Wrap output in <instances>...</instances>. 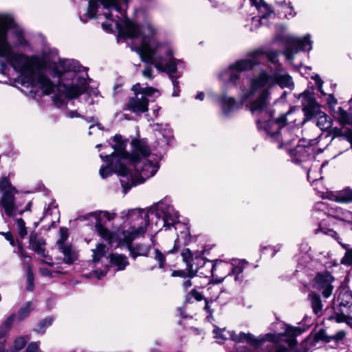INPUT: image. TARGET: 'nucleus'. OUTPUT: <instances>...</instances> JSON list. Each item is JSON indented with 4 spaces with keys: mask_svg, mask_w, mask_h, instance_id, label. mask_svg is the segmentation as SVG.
I'll list each match as a JSON object with an SVG mask.
<instances>
[{
    "mask_svg": "<svg viewBox=\"0 0 352 352\" xmlns=\"http://www.w3.org/2000/svg\"><path fill=\"white\" fill-rule=\"evenodd\" d=\"M53 322L54 318L52 317H47L37 324L34 331L37 333L43 334L46 329L52 324Z\"/></svg>",
    "mask_w": 352,
    "mask_h": 352,
    "instance_id": "obj_29",
    "label": "nucleus"
},
{
    "mask_svg": "<svg viewBox=\"0 0 352 352\" xmlns=\"http://www.w3.org/2000/svg\"><path fill=\"white\" fill-rule=\"evenodd\" d=\"M262 54L261 50L253 51L248 54V58L239 59L230 65V69H236L241 72L251 70L261 63Z\"/></svg>",
    "mask_w": 352,
    "mask_h": 352,
    "instance_id": "obj_14",
    "label": "nucleus"
},
{
    "mask_svg": "<svg viewBox=\"0 0 352 352\" xmlns=\"http://www.w3.org/2000/svg\"><path fill=\"white\" fill-rule=\"evenodd\" d=\"M16 223L19 234L23 239L28 234L25 221L21 218H19L16 219Z\"/></svg>",
    "mask_w": 352,
    "mask_h": 352,
    "instance_id": "obj_36",
    "label": "nucleus"
},
{
    "mask_svg": "<svg viewBox=\"0 0 352 352\" xmlns=\"http://www.w3.org/2000/svg\"><path fill=\"white\" fill-rule=\"evenodd\" d=\"M87 218L95 220V230L103 239L109 244L116 243L117 247L126 246L130 256L135 259L138 256H148L151 248L144 244L132 245V242L138 238L143 236L145 233H151V241L153 245L155 235L157 230H152L153 226L149 223L148 211L142 209H131L126 212L124 228L116 233L111 232L102 223L103 218L111 220L114 214L106 211L94 212L87 215Z\"/></svg>",
    "mask_w": 352,
    "mask_h": 352,
    "instance_id": "obj_4",
    "label": "nucleus"
},
{
    "mask_svg": "<svg viewBox=\"0 0 352 352\" xmlns=\"http://www.w3.org/2000/svg\"><path fill=\"white\" fill-rule=\"evenodd\" d=\"M32 205V202H29L26 206V210H30Z\"/></svg>",
    "mask_w": 352,
    "mask_h": 352,
    "instance_id": "obj_61",
    "label": "nucleus"
},
{
    "mask_svg": "<svg viewBox=\"0 0 352 352\" xmlns=\"http://www.w3.org/2000/svg\"><path fill=\"white\" fill-rule=\"evenodd\" d=\"M336 221V218L331 215L327 214L325 219H323L319 223V228L316 230V232H322L325 234H328L333 238L338 240L337 233L331 228H327V226H331Z\"/></svg>",
    "mask_w": 352,
    "mask_h": 352,
    "instance_id": "obj_23",
    "label": "nucleus"
},
{
    "mask_svg": "<svg viewBox=\"0 0 352 352\" xmlns=\"http://www.w3.org/2000/svg\"><path fill=\"white\" fill-rule=\"evenodd\" d=\"M266 113H257L254 116L261 115V117H271V113L266 109ZM292 111L286 115L280 116L276 121L265 120L263 118L256 120V124L260 131H263L268 138L273 142L276 143L279 148H287V146L296 140V135L290 128L287 126V116L292 114Z\"/></svg>",
    "mask_w": 352,
    "mask_h": 352,
    "instance_id": "obj_6",
    "label": "nucleus"
},
{
    "mask_svg": "<svg viewBox=\"0 0 352 352\" xmlns=\"http://www.w3.org/2000/svg\"><path fill=\"white\" fill-rule=\"evenodd\" d=\"M315 80H316V82L317 84V86L318 87V89H321L322 81L320 79V78L318 76H316Z\"/></svg>",
    "mask_w": 352,
    "mask_h": 352,
    "instance_id": "obj_58",
    "label": "nucleus"
},
{
    "mask_svg": "<svg viewBox=\"0 0 352 352\" xmlns=\"http://www.w3.org/2000/svg\"><path fill=\"white\" fill-rule=\"evenodd\" d=\"M198 259H204V258L203 256H196V258L194 259V264L190 265V270L188 272V276L189 277H192L194 276L208 277L211 276V274H201V272H207V267L202 264H197Z\"/></svg>",
    "mask_w": 352,
    "mask_h": 352,
    "instance_id": "obj_24",
    "label": "nucleus"
},
{
    "mask_svg": "<svg viewBox=\"0 0 352 352\" xmlns=\"http://www.w3.org/2000/svg\"><path fill=\"white\" fill-rule=\"evenodd\" d=\"M228 331L226 329H219V328H215L213 331L214 333V338L217 339V342L219 344L223 343L228 338H229L228 334H227V332Z\"/></svg>",
    "mask_w": 352,
    "mask_h": 352,
    "instance_id": "obj_34",
    "label": "nucleus"
},
{
    "mask_svg": "<svg viewBox=\"0 0 352 352\" xmlns=\"http://www.w3.org/2000/svg\"><path fill=\"white\" fill-rule=\"evenodd\" d=\"M316 143V139H309L307 145L299 144L294 149H289L292 160L295 163L306 161L310 155V151H312L311 146Z\"/></svg>",
    "mask_w": 352,
    "mask_h": 352,
    "instance_id": "obj_16",
    "label": "nucleus"
},
{
    "mask_svg": "<svg viewBox=\"0 0 352 352\" xmlns=\"http://www.w3.org/2000/svg\"><path fill=\"white\" fill-rule=\"evenodd\" d=\"M225 72L229 74V80L234 84L236 83L241 76V72L236 71V69H230V66Z\"/></svg>",
    "mask_w": 352,
    "mask_h": 352,
    "instance_id": "obj_37",
    "label": "nucleus"
},
{
    "mask_svg": "<svg viewBox=\"0 0 352 352\" xmlns=\"http://www.w3.org/2000/svg\"><path fill=\"white\" fill-rule=\"evenodd\" d=\"M67 116L71 118L78 117V113L76 111H69L67 113Z\"/></svg>",
    "mask_w": 352,
    "mask_h": 352,
    "instance_id": "obj_55",
    "label": "nucleus"
},
{
    "mask_svg": "<svg viewBox=\"0 0 352 352\" xmlns=\"http://www.w3.org/2000/svg\"><path fill=\"white\" fill-rule=\"evenodd\" d=\"M96 127H97V129L99 130L102 129V127L100 126V124H96V125L92 124L89 126V135H91L93 133V130L95 129Z\"/></svg>",
    "mask_w": 352,
    "mask_h": 352,
    "instance_id": "obj_53",
    "label": "nucleus"
},
{
    "mask_svg": "<svg viewBox=\"0 0 352 352\" xmlns=\"http://www.w3.org/2000/svg\"><path fill=\"white\" fill-rule=\"evenodd\" d=\"M161 133L162 136L165 139L166 143L169 144L173 137L171 129L166 126L161 129Z\"/></svg>",
    "mask_w": 352,
    "mask_h": 352,
    "instance_id": "obj_38",
    "label": "nucleus"
},
{
    "mask_svg": "<svg viewBox=\"0 0 352 352\" xmlns=\"http://www.w3.org/2000/svg\"><path fill=\"white\" fill-rule=\"evenodd\" d=\"M0 192L2 193L1 204L5 213L8 217H14L16 209L15 195L19 192L18 190L7 177H3L0 179Z\"/></svg>",
    "mask_w": 352,
    "mask_h": 352,
    "instance_id": "obj_12",
    "label": "nucleus"
},
{
    "mask_svg": "<svg viewBox=\"0 0 352 352\" xmlns=\"http://www.w3.org/2000/svg\"><path fill=\"white\" fill-rule=\"evenodd\" d=\"M45 239L38 236L36 233H31L30 236V247L35 251L38 255L45 257Z\"/></svg>",
    "mask_w": 352,
    "mask_h": 352,
    "instance_id": "obj_21",
    "label": "nucleus"
},
{
    "mask_svg": "<svg viewBox=\"0 0 352 352\" xmlns=\"http://www.w3.org/2000/svg\"><path fill=\"white\" fill-rule=\"evenodd\" d=\"M265 337V340H269L273 342H276L278 340L277 338L273 334H267Z\"/></svg>",
    "mask_w": 352,
    "mask_h": 352,
    "instance_id": "obj_54",
    "label": "nucleus"
},
{
    "mask_svg": "<svg viewBox=\"0 0 352 352\" xmlns=\"http://www.w3.org/2000/svg\"><path fill=\"white\" fill-rule=\"evenodd\" d=\"M64 255L63 261L67 264H72L78 258V252L70 245H61L59 248Z\"/></svg>",
    "mask_w": 352,
    "mask_h": 352,
    "instance_id": "obj_25",
    "label": "nucleus"
},
{
    "mask_svg": "<svg viewBox=\"0 0 352 352\" xmlns=\"http://www.w3.org/2000/svg\"><path fill=\"white\" fill-rule=\"evenodd\" d=\"M14 320V316H10L1 325L0 335L4 336L11 329Z\"/></svg>",
    "mask_w": 352,
    "mask_h": 352,
    "instance_id": "obj_33",
    "label": "nucleus"
},
{
    "mask_svg": "<svg viewBox=\"0 0 352 352\" xmlns=\"http://www.w3.org/2000/svg\"><path fill=\"white\" fill-rule=\"evenodd\" d=\"M182 256L183 258L184 261L186 263V270L188 272L190 270V267L191 264H194V259L196 256H201L196 254L194 255L192 252L189 249H185L182 252Z\"/></svg>",
    "mask_w": 352,
    "mask_h": 352,
    "instance_id": "obj_30",
    "label": "nucleus"
},
{
    "mask_svg": "<svg viewBox=\"0 0 352 352\" xmlns=\"http://www.w3.org/2000/svg\"><path fill=\"white\" fill-rule=\"evenodd\" d=\"M338 120L341 125L340 128L333 127L331 133L335 137H340L346 140L352 148V123L349 114L342 108L338 110Z\"/></svg>",
    "mask_w": 352,
    "mask_h": 352,
    "instance_id": "obj_13",
    "label": "nucleus"
},
{
    "mask_svg": "<svg viewBox=\"0 0 352 352\" xmlns=\"http://www.w3.org/2000/svg\"><path fill=\"white\" fill-rule=\"evenodd\" d=\"M326 208V204L324 202L318 203L316 205V208L320 210H323Z\"/></svg>",
    "mask_w": 352,
    "mask_h": 352,
    "instance_id": "obj_56",
    "label": "nucleus"
},
{
    "mask_svg": "<svg viewBox=\"0 0 352 352\" xmlns=\"http://www.w3.org/2000/svg\"><path fill=\"white\" fill-rule=\"evenodd\" d=\"M152 257L158 263V267L164 269L165 267L166 258L164 254L158 249H155Z\"/></svg>",
    "mask_w": 352,
    "mask_h": 352,
    "instance_id": "obj_35",
    "label": "nucleus"
},
{
    "mask_svg": "<svg viewBox=\"0 0 352 352\" xmlns=\"http://www.w3.org/2000/svg\"><path fill=\"white\" fill-rule=\"evenodd\" d=\"M299 98L301 99L302 111L306 117L303 122L313 118H316V125L321 130L327 129L331 126V118L320 110V105L316 102L314 96L311 91H305L300 94Z\"/></svg>",
    "mask_w": 352,
    "mask_h": 352,
    "instance_id": "obj_8",
    "label": "nucleus"
},
{
    "mask_svg": "<svg viewBox=\"0 0 352 352\" xmlns=\"http://www.w3.org/2000/svg\"><path fill=\"white\" fill-rule=\"evenodd\" d=\"M0 234L4 236L5 239L9 241L10 244L12 246H14L15 241H14V237L10 232H0Z\"/></svg>",
    "mask_w": 352,
    "mask_h": 352,
    "instance_id": "obj_44",
    "label": "nucleus"
},
{
    "mask_svg": "<svg viewBox=\"0 0 352 352\" xmlns=\"http://www.w3.org/2000/svg\"><path fill=\"white\" fill-rule=\"evenodd\" d=\"M33 282H34L33 273H32V271L30 267H28V272H27V283H28L27 289L28 290H29V291L33 290V287H34Z\"/></svg>",
    "mask_w": 352,
    "mask_h": 352,
    "instance_id": "obj_39",
    "label": "nucleus"
},
{
    "mask_svg": "<svg viewBox=\"0 0 352 352\" xmlns=\"http://www.w3.org/2000/svg\"><path fill=\"white\" fill-rule=\"evenodd\" d=\"M26 352H43L39 347V342H30L26 348Z\"/></svg>",
    "mask_w": 352,
    "mask_h": 352,
    "instance_id": "obj_42",
    "label": "nucleus"
},
{
    "mask_svg": "<svg viewBox=\"0 0 352 352\" xmlns=\"http://www.w3.org/2000/svg\"><path fill=\"white\" fill-rule=\"evenodd\" d=\"M327 103L329 106L333 107L336 104V100L333 96L329 95L327 98Z\"/></svg>",
    "mask_w": 352,
    "mask_h": 352,
    "instance_id": "obj_50",
    "label": "nucleus"
},
{
    "mask_svg": "<svg viewBox=\"0 0 352 352\" xmlns=\"http://www.w3.org/2000/svg\"><path fill=\"white\" fill-rule=\"evenodd\" d=\"M282 40L286 44L283 54L289 60H292L294 55L300 51L309 52L312 49L313 42L311 40V35L309 34L303 37H296L287 34L284 36Z\"/></svg>",
    "mask_w": 352,
    "mask_h": 352,
    "instance_id": "obj_10",
    "label": "nucleus"
},
{
    "mask_svg": "<svg viewBox=\"0 0 352 352\" xmlns=\"http://www.w3.org/2000/svg\"><path fill=\"white\" fill-rule=\"evenodd\" d=\"M252 5L254 6L258 12L261 14L260 19L253 18V20L256 22H260L261 24H265V21L274 14L272 12V10L270 8V6L263 0H250Z\"/></svg>",
    "mask_w": 352,
    "mask_h": 352,
    "instance_id": "obj_19",
    "label": "nucleus"
},
{
    "mask_svg": "<svg viewBox=\"0 0 352 352\" xmlns=\"http://www.w3.org/2000/svg\"><path fill=\"white\" fill-rule=\"evenodd\" d=\"M346 336V333L344 331H340L335 336H333V338L336 341L342 340Z\"/></svg>",
    "mask_w": 352,
    "mask_h": 352,
    "instance_id": "obj_47",
    "label": "nucleus"
},
{
    "mask_svg": "<svg viewBox=\"0 0 352 352\" xmlns=\"http://www.w3.org/2000/svg\"><path fill=\"white\" fill-rule=\"evenodd\" d=\"M30 338L28 336H21L16 337L13 342L12 347L10 348V351L8 352L21 351L26 346Z\"/></svg>",
    "mask_w": 352,
    "mask_h": 352,
    "instance_id": "obj_27",
    "label": "nucleus"
},
{
    "mask_svg": "<svg viewBox=\"0 0 352 352\" xmlns=\"http://www.w3.org/2000/svg\"><path fill=\"white\" fill-rule=\"evenodd\" d=\"M281 248V245H277L276 246L274 247V250L276 251V252H278Z\"/></svg>",
    "mask_w": 352,
    "mask_h": 352,
    "instance_id": "obj_60",
    "label": "nucleus"
},
{
    "mask_svg": "<svg viewBox=\"0 0 352 352\" xmlns=\"http://www.w3.org/2000/svg\"><path fill=\"white\" fill-rule=\"evenodd\" d=\"M34 309V306L31 302H28L23 306L18 312L17 318L20 320H23L26 318L30 313Z\"/></svg>",
    "mask_w": 352,
    "mask_h": 352,
    "instance_id": "obj_32",
    "label": "nucleus"
},
{
    "mask_svg": "<svg viewBox=\"0 0 352 352\" xmlns=\"http://www.w3.org/2000/svg\"><path fill=\"white\" fill-rule=\"evenodd\" d=\"M217 102L221 107L222 115L225 117H229L238 109V105L235 99L226 95H222L218 97Z\"/></svg>",
    "mask_w": 352,
    "mask_h": 352,
    "instance_id": "obj_18",
    "label": "nucleus"
},
{
    "mask_svg": "<svg viewBox=\"0 0 352 352\" xmlns=\"http://www.w3.org/2000/svg\"><path fill=\"white\" fill-rule=\"evenodd\" d=\"M192 284L191 280L188 279V280H185V281L183 283L182 286H183V288H184V289H188V288H190V287L192 286Z\"/></svg>",
    "mask_w": 352,
    "mask_h": 352,
    "instance_id": "obj_52",
    "label": "nucleus"
},
{
    "mask_svg": "<svg viewBox=\"0 0 352 352\" xmlns=\"http://www.w3.org/2000/svg\"><path fill=\"white\" fill-rule=\"evenodd\" d=\"M197 264H202L207 267V272L202 274H211L212 280L216 283H221L226 278L234 276V280L240 282V274L248 265L244 259L232 258L229 261L217 259L214 263L205 259H198Z\"/></svg>",
    "mask_w": 352,
    "mask_h": 352,
    "instance_id": "obj_7",
    "label": "nucleus"
},
{
    "mask_svg": "<svg viewBox=\"0 0 352 352\" xmlns=\"http://www.w3.org/2000/svg\"><path fill=\"white\" fill-rule=\"evenodd\" d=\"M6 343L4 342H0V352H8V351H10V349L6 351Z\"/></svg>",
    "mask_w": 352,
    "mask_h": 352,
    "instance_id": "obj_57",
    "label": "nucleus"
},
{
    "mask_svg": "<svg viewBox=\"0 0 352 352\" xmlns=\"http://www.w3.org/2000/svg\"><path fill=\"white\" fill-rule=\"evenodd\" d=\"M340 243V244L345 249H347L346 248V245L345 244H342V243H340V241H338Z\"/></svg>",
    "mask_w": 352,
    "mask_h": 352,
    "instance_id": "obj_64",
    "label": "nucleus"
},
{
    "mask_svg": "<svg viewBox=\"0 0 352 352\" xmlns=\"http://www.w3.org/2000/svg\"><path fill=\"white\" fill-rule=\"evenodd\" d=\"M40 273L43 276H47V277L52 276V272L47 268H45V267L41 268Z\"/></svg>",
    "mask_w": 352,
    "mask_h": 352,
    "instance_id": "obj_49",
    "label": "nucleus"
},
{
    "mask_svg": "<svg viewBox=\"0 0 352 352\" xmlns=\"http://www.w3.org/2000/svg\"><path fill=\"white\" fill-rule=\"evenodd\" d=\"M326 197L339 203H349L352 200V190L350 187H346L336 192L328 193Z\"/></svg>",
    "mask_w": 352,
    "mask_h": 352,
    "instance_id": "obj_20",
    "label": "nucleus"
},
{
    "mask_svg": "<svg viewBox=\"0 0 352 352\" xmlns=\"http://www.w3.org/2000/svg\"><path fill=\"white\" fill-rule=\"evenodd\" d=\"M204 92H199L195 97L197 100H199L202 101L204 99Z\"/></svg>",
    "mask_w": 352,
    "mask_h": 352,
    "instance_id": "obj_59",
    "label": "nucleus"
},
{
    "mask_svg": "<svg viewBox=\"0 0 352 352\" xmlns=\"http://www.w3.org/2000/svg\"><path fill=\"white\" fill-rule=\"evenodd\" d=\"M309 298L311 301V306L314 313H319L322 308V305L319 296L316 294L312 293L309 295Z\"/></svg>",
    "mask_w": 352,
    "mask_h": 352,
    "instance_id": "obj_31",
    "label": "nucleus"
},
{
    "mask_svg": "<svg viewBox=\"0 0 352 352\" xmlns=\"http://www.w3.org/2000/svg\"><path fill=\"white\" fill-rule=\"evenodd\" d=\"M30 47L23 28L17 26L13 17L8 14H0V57L6 58L14 69L19 73L14 80V86L30 98L50 94L55 88L54 84L46 76L58 78V92L53 97L58 107L69 102V99L83 94L81 100L89 105L98 102L96 90L88 89L87 74L81 72L78 61L73 59H60L45 69V74L40 69V62L36 56H29L16 53L15 50H25Z\"/></svg>",
    "mask_w": 352,
    "mask_h": 352,
    "instance_id": "obj_1",
    "label": "nucleus"
},
{
    "mask_svg": "<svg viewBox=\"0 0 352 352\" xmlns=\"http://www.w3.org/2000/svg\"><path fill=\"white\" fill-rule=\"evenodd\" d=\"M263 52L268 60L274 65L269 70L261 69L250 80V87L242 90L240 102L245 105L252 114L266 113L270 101V90L276 85L281 88L293 89L294 84L292 77L278 63V52Z\"/></svg>",
    "mask_w": 352,
    "mask_h": 352,
    "instance_id": "obj_5",
    "label": "nucleus"
},
{
    "mask_svg": "<svg viewBox=\"0 0 352 352\" xmlns=\"http://www.w3.org/2000/svg\"><path fill=\"white\" fill-rule=\"evenodd\" d=\"M302 331L303 330L300 327H295L289 325L286 326L284 335L292 337V338L287 340L289 346L292 347L297 344V341L294 337L300 335Z\"/></svg>",
    "mask_w": 352,
    "mask_h": 352,
    "instance_id": "obj_26",
    "label": "nucleus"
},
{
    "mask_svg": "<svg viewBox=\"0 0 352 352\" xmlns=\"http://www.w3.org/2000/svg\"><path fill=\"white\" fill-rule=\"evenodd\" d=\"M143 76L146 78L152 80L154 78L153 70L151 67H146L142 72Z\"/></svg>",
    "mask_w": 352,
    "mask_h": 352,
    "instance_id": "obj_43",
    "label": "nucleus"
},
{
    "mask_svg": "<svg viewBox=\"0 0 352 352\" xmlns=\"http://www.w3.org/2000/svg\"><path fill=\"white\" fill-rule=\"evenodd\" d=\"M151 220L153 217L157 219L155 225L156 228L155 230H160V227H167L169 228L173 226L178 221V212L171 206L166 205L164 203L157 204L155 210L150 212Z\"/></svg>",
    "mask_w": 352,
    "mask_h": 352,
    "instance_id": "obj_11",
    "label": "nucleus"
},
{
    "mask_svg": "<svg viewBox=\"0 0 352 352\" xmlns=\"http://www.w3.org/2000/svg\"><path fill=\"white\" fill-rule=\"evenodd\" d=\"M190 294L198 301L201 300L203 298L201 294L195 289H192Z\"/></svg>",
    "mask_w": 352,
    "mask_h": 352,
    "instance_id": "obj_48",
    "label": "nucleus"
},
{
    "mask_svg": "<svg viewBox=\"0 0 352 352\" xmlns=\"http://www.w3.org/2000/svg\"><path fill=\"white\" fill-rule=\"evenodd\" d=\"M340 263L342 265L346 266L352 265V251L351 250H347L344 256L341 259Z\"/></svg>",
    "mask_w": 352,
    "mask_h": 352,
    "instance_id": "obj_41",
    "label": "nucleus"
},
{
    "mask_svg": "<svg viewBox=\"0 0 352 352\" xmlns=\"http://www.w3.org/2000/svg\"><path fill=\"white\" fill-rule=\"evenodd\" d=\"M227 334H228L229 338H230L232 341H234L236 343L246 342L247 343H248L254 346H259L264 341V340H260L256 338L250 333H244V332L236 333L234 331H230L227 332Z\"/></svg>",
    "mask_w": 352,
    "mask_h": 352,
    "instance_id": "obj_17",
    "label": "nucleus"
},
{
    "mask_svg": "<svg viewBox=\"0 0 352 352\" xmlns=\"http://www.w3.org/2000/svg\"><path fill=\"white\" fill-rule=\"evenodd\" d=\"M335 278L329 272L320 273L314 279L315 287L326 298H329L333 290V283Z\"/></svg>",
    "mask_w": 352,
    "mask_h": 352,
    "instance_id": "obj_15",
    "label": "nucleus"
},
{
    "mask_svg": "<svg viewBox=\"0 0 352 352\" xmlns=\"http://www.w3.org/2000/svg\"><path fill=\"white\" fill-rule=\"evenodd\" d=\"M348 302H348L347 300H346V302H344L343 301H342V302H340V304H341V305H344V306H346V305L348 304Z\"/></svg>",
    "mask_w": 352,
    "mask_h": 352,
    "instance_id": "obj_63",
    "label": "nucleus"
},
{
    "mask_svg": "<svg viewBox=\"0 0 352 352\" xmlns=\"http://www.w3.org/2000/svg\"><path fill=\"white\" fill-rule=\"evenodd\" d=\"M349 320H350V318H347L345 316H340L337 317V321L339 322H346L347 324H350Z\"/></svg>",
    "mask_w": 352,
    "mask_h": 352,
    "instance_id": "obj_51",
    "label": "nucleus"
},
{
    "mask_svg": "<svg viewBox=\"0 0 352 352\" xmlns=\"http://www.w3.org/2000/svg\"><path fill=\"white\" fill-rule=\"evenodd\" d=\"M109 263L117 271H122L129 265L127 256L118 253H111L109 256Z\"/></svg>",
    "mask_w": 352,
    "mask_h": 352,
    "instance_id": "obj_22",
    "label": "nucleus"
},
{
    "mask_svg": "<svg viewBox=\"0 0 352 352\" xmlns=\"http://www.w3.org/2000/svg\"><path fill=\"white\" fill-rule=\"evenodd\" d=\"M108 249L107 246L103 243H98L96 248L92 250L93 252V262L94 263H98L100 259L104 257L107 252Z\"/></svg>",
    "mask_w": 352,
    "mask_h": 352,
    "instance_id": "obj_28",
    "label": "nucleus"
},
{
    "mask_svg": "<svg viewBox=\"0 0 352 352\" xmlns=\"http://www.w3.org/2000/svg\"><path fill=\"white\" fill-rule=\"evenodd\" d=\"M171 276H173V277H175V276H182V277L188 276V272H186L182 271V270H174L172 272Z\"/></svg>",
    "mask_w": 352,
    "mask_h": 352,
    "instance_id": "obj_46",
    "label": "nucleus"
},
{
    "mask_svg": "<svg viewBox=\"0 0 352 352\" xmlns=\"http://www.w3.org/2000/svg\"><path fill=\"white\" fill-rule=\"evenodd\" d=\"M108 271V267H106L103 270H95L93 272L92 275L97 278L98 279H100L104 277Z\"/></svg>",
    "mask_w": 352,
    "mask_h": 352,
    "instance_id": "obj_45",
    "label": "nucleus"
},
{
    "mask_svg": "<svg viewBox=\"0 0 352 352\" xmlns=\"http://www.w3.org/2000/svg\"><path fill=\"white\" fill-rule=\"evenodd\" d=\"M67 229L61 228L60 229V239L57 242L59 248H60L61 245H67V244H65L64 243L67 240Z\"/></svg>",
    "mask_w": 352,
    "mask_h": 352,
    "instance_id": "obj_40",
    "label": "nucleus"
},
{
    "mask_svg": "<svg viewBox=\"0 0 352 352\" xmlns=\"http://www.w3.org/2000/svg\"><path fill=\"white\" fill-rule=\"evenodd\" d=\"M132 90L135 96L129 100L126 108L135 113L147 111L149 100H154L160 96L157 89L151 87H142L140 83L134 85Z\"/></svg>",
    "mask_w": 352,
    "mask_h": 352,
    "instance_id": "obj_9",
    "label": "nucleus"
},
{
    "mask_svg": "<svg viewBox=\"0 0 352 352\" xmlns=\"http://www.w3.org/2000/svg\"><path fill=\"white\" fill-rule=\"evenodd\" d=\"M89 6L85 17L80 20L96 18L102 20L103 30L108 32L117 31L119 37L140 39L139 46H131L145 63L153 65L160 72L166 73L173 81V96H179L178 82L175 78L177 69L182 65V60L173 57V48L169 42L159 41L157 30L150 22L141 26L126 16L129 0H89Z\"/></svg>",
    "mask_w": 352,
    "mask_h": 352,
    "instance_id": "obj_2",
    "label": "nucleus"
},
{
    "mask_svg": "<svg viewBox=\"0 0 352 352\" xmlns=\"http://www.w3.org/2000/svg\"><path fill=\"white\" fill-rule=\"evenodd\" d=\"M41 262H42V263H47V264H48V265H50V266H52V265H53V263H48V262H47V261H44V260H42V261H41Z\"/></svg>",
    "mask_w": 352,
    "mask_h": 352,
    "instance_id": "obj_62",
    "label": "nucleus"
},
{
    "mask_svg": "<svg viewBox=\"0 0 352 352\" xmlns=\"http://www.w3.org/2000/svg\"><path fill=\"white\" fill-rule=\"evenodd\" d=\"M114 151L111 155L101 153L100 158L109 164L101 167L100 174L102 178L113 172L120 177L124 188L144 182L153 177L159 169V157L151 153L146 140L134 139L131 141V154L125 152L126 140L120 135H116L110 142Z\"/></svg>",
    "mask_w": 352,
    "mask_h": 352,
    "instance_id": "obj_3",
    "label": "nucleus"
}]
</instances>
